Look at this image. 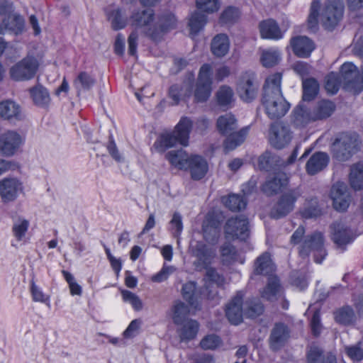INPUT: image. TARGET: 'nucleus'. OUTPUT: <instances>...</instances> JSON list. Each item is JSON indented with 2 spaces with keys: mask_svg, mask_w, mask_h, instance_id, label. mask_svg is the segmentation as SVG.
Here are the masks:
<instances>
[{
  "mask_svg": "<svg viewBox=\"0 0 363 363\" xmlns=\"http://www.w3.org/2000/svg\"><path fill=\"white\" fill-rule=\"evenodd\" d=\"M197 261L196 266L198 269H207L205 281V286L202 291H198L196 284L193 281L186 283L182 288L183 296L194 306L199 299L203 298H213L216 294V289L224 283V279L219 275L214 269L208 266L211 263L215 257V250L205 245H199L196 250Z\"/></svg>",
  "mask_w": 363,
  "mask_h": 363,
  "instance_id": "nucleus-1",
  "label": "nucleus"
},
{
  "mask_svg": "<svg viewBox=\"0 0 363 363\" xmlns=\"http://www.w3.org/2000/svg\"><path fill=\"white\" fill-rule=\"evenodd\" d=\"M177 20L172 14H169L155 21L151 9L142 13H134L131 16V25L135 30H140L153 40H160L168 30L174 28Z\"/></svg>",
  "mask_w": 363,
  "mask_h": 363,
  "instance_id": "nucleus-2",
  "label": "nucleus"
},
{
  "mask_svg": "<svg viewBox=\"0 0 363 363\" xmlns=\"http://www.w3.org/2000/svg\"><path fill=\"white\" fill-rule=\"evenodd\" d=\"M320 1L313 0L311 3L308 18V26L311 29H315L320 21L326 29L333 28L343 15V3L342 0H328L319 13Z\"/></svg>",
  "mask_w": 363,
  "mask_h": 363,
  "instance_id": "nucleus-3",
  "label": "nucleus"
},
{
  "mask_svg": "<svg viewBox=\"0 0 363 363\" xmlns=\"http://www.w3.org/2000/svg\"><path fill=\"white\" fill-rule=\"evenodd\" d=\"M193 122L190 118L182 117L173 132L162 134L155 141L154 148L157 152H164L166 149L172 147L177 143L187 146Z\"/></svg>",
  "mask_w": 363,
  "mask_h": 363,
  "instance_id": "nucleus-4",
  "label": "nucleus"
},
{
  "mask_svg": "<svg viewBox=\"0 0 363 363\" xmlns=\"http://www.w3.org/2000/svg\"><path fill=\"white\" fill-rule=\"evenodd\" d=\"M216 125L221 134L228 136L224 143V148L227 151L233 150L240 145L247 134V128L235 132L238 128L237 121L231 113L220 116L217 120Z\"/></svg>",
  "mask_w": 363,
  "mask_h": 363,
  "instance_id": "nucleus-5",
  "label": "nucleus"
},
{
  "mask_svg": "<svg viewBox=\"0 0 363 363\" xmlns=\"http://www.w3.org/2000/svg\"><path fill=\"white\" fill-rule=\"evenodd\" d=\"M40 67L38 60L33 55H27L10 69V76L15 81L23 82L33 79Z\"/></svg>",
  "mask_w": 363,
  "mask_h": 363,
  "instance_id": "nucleus-6",
  "label": "nucleus"
},
{
  "mask_svg": "<svg viewBox=\"0 0 363 363\" xmlns=\"http://www.w3.org/2000/svg\"><path fill=\"white\" fill-rule=\"evenodd\" d=\"M262 103L266 114L272 119L284 116L290 108L282 93L279 92L263 95Z\"/></svg>",
  "mask_w": 363,
  "mask_h": 363,
  "instance_id": "nucleus-7",
  "label": "nucleus"
},
{
  "mask_svg": "<svg viewBox=\"0 0 363 363\" xmlns=\"http://www.w3.org/2000/svg\"><path fill=\"white\" fill-rule=\"evenodd\" d=\"M357 146V135L354 133H342L332 145L333 156L339 161L347 160Z\"/></svg>",
  "mask_w": 363,
  "mask_h": 363,
  "instance_id": "nucleus-8",
  "label": "nucleus"
},
{
  "mask_svg": "<svg viewBox=\"0 0 363 363\" xmlns=\"http://www.w3.org/2000/svg\"><path fill=\"white\" fill-rule=\"evenodd\" d=\"M213 66L210 64H204L200 68L199 76L194 90V98L198 102L206 101L212 91Z\"/></svg>",
  "mask_w": 363,
  "mask_h": 363,
  "instance_id": "nucleus-9",
  "label": "nucleus"
},
{
  "mask_svg": "<svg viewBox=\"0 0 363 363\" xmlns=\"http://www.w3.org/2000/svg\"><path fill=\"white\" fill-rule=\"evenodd\" d=\"M311 252L314 253L315 262L320 264L326 255L323 247V238L321 233H315L306 238L302 242L300 249L301 256H308Z\"/></svg>",
  "mask_w": 363,
  "mask_h": 363,
  "instance_id": "nucleus-10",
  "label": "nucleus"
},
{
  "mask_svg": "<svg viewBox=\"0 0 363 363\" xmlns=\"http://www.w3.org/2000/svg\"><path fill=\"white\" fill-rule=\"evenodd\" d=\"M342 78L347 82V88L357 94L363 90V66L359 72L352 62L344 63L340 69Z\"/></svg>",
  "mask_w": 363,
  "mask_h": 363,
  "instance_id": "nucleus-11",
  "label": "nucleus"
},
{
  "mask_svg": "<svg viewBox=\"0 0 363 363\" xmlns=\"http://www.w3.org/2000/svg\"><path fill=\"white\" fill-rule=\"evenodd\" d=\"M22 181L14 177H7L0 180V197L4 202L15 201L23 192Z\"/></svg>",
  "mask_w": 363,
  "mask_h": 363,
  "instance_id": "nucleus-12",
  "label": "nucleus"
},
{
  "mask_svg": "<svg viewBox=\"0 0 363 363\" xmlns=\"http://www.w3.org/2000/svg\"><path fill=\"white\" fill-rule=\"evenodd\" d=\"M24 138L18 132L7 130L0 135V153L13 156L23 144Z\"/></svg>",
  "mask_w": 363,
  "mask_h": 363,
  "instance_id": "nucleus-13",
  "label": "nucleus"
},
{
  "mask_svg": "<svg viewBox=\"0 0 363 363\" xmlns=\"http://www.w3.org/2000/svg\"><path fill=\"white\" fill-rule=\"evenodd\" d=\"M225 233L228 239H246L249 235L247 218L242 216L229 219L225 227Z\"/></svg>",
  "mask_w": 363,
  "mask_h": 363,
  "instance_id": "nucleus-14",
  "label": "nucleus"
},
{
  "mask_svg": "<svg viewBox=\"0 0 363 363\" xmlns=\"http://www.w3.org/2000/svg\"><path fill=\"white\" fill-rule=\"evenodd\" d=\"M330 198L334 208L337 211H346L351 201L347 186L344 182H337L332 186Z\"/></svg>",
  "mask_w": 363,
  "mask_h": 363,
  "instance_id": "nucleus-15",
  "label": "nucleus"
},
{
  "mask_svg": "<svg viewBox=\"0 0 363 363\" xmlns=\"http://www.w3.org/2000/svg\"><path fill=\"white\" fill-rule=\"evenodd\" d=\"M174 323L178 326L177 333L181 342H188L196 338L200 328L196 319H173Z\"/></svg>",
  "mask_w": 363,
  "mask_h": 363,
  "instance_id": "nucleus-16",
  "label": "nucleus"
},
{
  "mask_svg": "<svg viewBox=\"0 0 363 363\" xmlns=\"http://www.w3.org/2000/svg\"><path fill=\"white\" fill-rule=\"evenodd\" d=\"M291 133L289 128L282 123H276L272 125L269 133V140L276 148H282L289 143Z\"/></svg>",
  "mask_w": 363,
  "mask_h": 363,
  "instance_id": "nucleus-17",
  "label": "nucleus"
},
{
  "mask_svg": "<svg viewBox=\"0 0 363 363\" xmlns=\"http://www.w3.org/2000/svg\"><path fill=\"white\" fill-rule=\"evenodd\" d=\"M290 337V330L287 325L281 323H277L272 330L269 344L270 349L277 352L281 350Z\"/></svg>",
  "mask_w": 363,
  "mask_h": 363,
  "instance_id": "nucleus-18",
  "label": "nucleus"
},
{
  "mask_svg": "<svg viewBox=\"0 0 363 363\" xmlns=\"http://www.w3.org/2000/svg\"><path fill=\"white\" fill-rule=\"evenodd\" d=\"M298 196V193L294 190L284 194L272 210V216L274 218H279L289 213L293 210Z\"/></svg>",
  "mask_w": 363,
  "mask_h": 363,
  "instance_id": "nucleus-19",
  "label": "nucleus"
},
{
  "mask_svg": "<svg viewBox=\"0 0 363 363\" xmlns=\"http://www.w3.org/2000/svg\"><path fill=\"white\" fill-rule=\"evenodd\" d=\"M254 74L246 73L242 76L238 83L237 92L244 101H251L257 94V87L254 84Z\"/></svg>",
  "mask_w": 363,
  "mask_h": 363,
  "instance_id": "nucleus-20",
  "label": "nucleus"
},
{
  "mask_svg": "<svg viewBox=\"0 0 363 363\" xmlns=\"http://www.w3.org/2000/svg\"><path fill=\"white\" fill-rule=\"evenodd\" d=\"M259 30L262 39L272 40L282 39L286 32V30H281L277 22L272 18L262 21L259 23Z\"/></svg>",
  "mask_w": 363,
  "mask_h": 363,
  "instance_id": "nucleus-21",
  "label": "nucleus"
},
{
  "mask_svg": "<svg viewBox=\"0 0 363 363\" xmlns=\"http://www.w3.org/2000/svg\"><path fill=\"white\" fill-rule=\"evenodd\" d=\"M290 46L298 57H308L315 49L313 42L306 36H296L290 40Z\"/></svg>",
  "mask_w": 363,
  "mask_h": 363,
  "instance_id": "nucleus-22",
  "label": "nucleus"
},
{
  "mask_svg": "<svg viewBox=\"0 0 363 363\" xmlns=\"http://www.w3.org/2000/svg\"><path fill=\"white\" fill-rule=\"evenodd\" d=\"M187 169L189 170L194 180H200L206 175L208 171V164L202 156L191 155L189 160Z\"/></svg>",
  "mask_w": 363,
  "mask_h": 363,
  "instance_id": "nucleus-23",
  "label": "nucleus"
},
{
  "mask_svg": "<svg viewBox=\"0 0 363 363\" xmlns=\"http://www.w3.org/2000/svg\"><path fill=\"white\" fill-rule=\"evenodd\" d=\"M33 103L38 107L48 108L51 104L48 89L42 84H36L28 90Z\"/></svg>",
  "mask_w": 363,
  "mask_h": 363,
  "instance_id": "nucleus-24",
  "label": "nucleus"
},
{
  "mask_svg": "<svg viewBox=\"0 0 363 363\" xmlns=\"http://www.w3.org/2000/svg\"><path fill=\"white\" fill-rule=\"evenodd\" d=\"M0 116L6 120L21 121L24 118L19 104L11 100L0 103Z\"/></svg>",
  "mask_w": 363,
  "mask_h": 363,
  "instance_id": "nucleus-25",
  "label": "nucleus"
},
{
  "mask_svg": "<svg viewBox=\"0 0 363 363\" xmlns=\"http://www.w3.org/2000/svg\"><path fill=\"white\" fill-rule=\"evenodd\" d=\"M307 363H337V358L332 352H326L318 347H311L306 353Z\"/></svg>",
  "mask_w": 363,
  "mask_h": 363,
  "instance_id": "nucleus-26",
  "label": "nucleus"
},
{
  "mask_svg": "<svg viewBox=\"0 0 363 363\" xmlns=\"http://www.w3.org/2000/svg\"><path fill=\"white\" fill-rule=\"evenodd\" d=\"M24 28V20L23 17L13 13L8 16L5 21L0 23V34L4 33L6 30L11 31L16 35L21 33Z\"/></svg>",
  "mask_w": 363,
  "mask_h": 363,
  "instance_id": "nucleus-27",
  "label": "nucleus"
},
{
  "mask_svg": "<svg viewBox=\"0 0 363 363\" xmlns=\"http://www.w3.org/2000/svg\"><path fill=\"white\" fill-rule=\"evenodd\" d=\"M329 162V157L326 153L316 152L313 154L306 165V169L308 174L314 175L326 167Z\"/></svg>",
  "mask_w": 363,
  "mask_h": 363,
  "instance_id": "nucleus-28",
  "label": "nucleus"
},
{
  "mask_svg": "<svg viewBox=\"0 0 363 363\" xmlns=\"http://www.w3.org/2000/svg\"><path fill=\"white\" fill-rule=\"evenodd\" d=\"M230 42L228 36L225 34L216 35L211 41V50L216 57H223L229 52Z\"/></svg>",
  "mask_w": 363,
  "mask_h": 363,
  "instance_id": "nucleus-29",
  "label": "nucleus"
},
{
  "mask_svg": "<svg viewBox=\"0 0 363 363\" xmlns=\"http://www.w3.org/2000/svg\"><path fill=\"white\" fill-rule=\"evenodd\" d=\"M219 223L211 214H208L203 223V238L209 244H215L218 238Z\"/></svg>",
  "mask_w": 363,
  "mask_h": 363,
  "instance_id": "nucleus-30",
  "label": "nucleus"
},
{
  "mask_svg": "<svg viewBox=\"0 0 363 363\" xmlns=\"http://www.w3.org/2000/svg\"><path fill=\"white\" fill-rule=\"evenodd\" d=\"M165 158L168 160L169 164L174 167L179 169H187V164L189 160H190V155L182 149L177 150L169 151L165 155Z\"/></svg>",
  "mask_w": 363,
  "mask_h": 363,
  "instance_id": "nucleus-31",
  "label": "nucleus"
},
{
  "mask_svg": "<svg viewBox=\"0 0 363 363\" xmlns=\"http://www.w3.org/2000/svg\"><path fill=\"white\" fill-rule=\"evenodd\" d=\"M282 295V288L277 277H269L267 286L261 291L262 298L268 301L277 300Z\"/></svg>",
  "mask_w": 363,
  "mask_h": 363,
  "instance_id": "nucleus-32",
  "label": "nucleus"
},
{
  "mask_svg": "<svg viewBox=\"0 0 363 363\" xmlns=\"http://www.w3.org/2000/svg\"><path fill=\"white\" fill-rule=\"evenodd\" d=\"M194 77L189 79L188 82H185L182 85H173L169 89V96L174 100L175 104H178L180 101L189 98L192 93L191 82Z\"/></svg>",
  "mask_w": 363,
  "mask_h": 363,
  "instance_id": "nucleus-33",
  "label": "nucleus"
},
{
  "mask_svg": "<svg viewBox=\"0 0 363 363\" xmlns=\"http://www.w3.org/2000/svg\"><path fill=\"white\" fill-rule=\"evenodd\" d=\"M281 60V52L277 48L262 50L260 54V62L264 67H272Z\"/></svg>",
  "mask_w": 363,
  "mask_h": 363,
  "instance_id": "nucleus-34",
  "label": "nucleus"
},
{
  "mask_svg": "<svg viewBox=\"0 0 363 363\" xmlns=\"http://www.w3.org/2000/svg\"><path fill=\"white\" fill-rule=\"evenodd\" d=\"M288 184V177L286 174L279 172L272 179L268 180L262 186L263 191L271 195L278 192L282 187Z\"/></svg>",
  "mask_w": 363,
  "mask_h": 363,
  "instance_id": "nucleus-35",
  "label": "nucleus"
},
{
  "mask_svg": "<svg viewBox=\"0 0 363 363\" xmlns=\"http://www.w3.org/2000/svg\"><path fill=\"white\" fill-rule=\"evenodd\" d=\"M332 230V238L339 246L347 244L353 239L350 230L341 223L334 224Z\"/></svg>",
  "mask_w": 363,
  "mask_h": 363,
  "instance_id": "nucleus-36",
  "label": "nucleus"
},
{
  "mask_svg": "<svg viewBox=\"0 0 363 363\" xmlns=\"http://www.w3.org/2000/svg\"><path fill=\"white\" fill-rule=\"evenodd\" d=\"M30 221L23 217H18L13 221L12 231L16 241L25 243Z\"/></svg>",
  "mask_w": 363,
  "mask_h": 363,
  "instance_id": "nucleus-37",
  "label": "nucleus"
},
{
  "mask_svg": "<svg viewBox=\"0 0 363 363\" xmlns=\"http://www.w3.org/2000/svg\"><path fill=\"white\" fill-rule=\"evenodd\" d=\"M95 84V79L87 72H80L73 81V85L79 95L82 91L90 90Z\"/></svg>",
  "mask_w": 363,
  "mask_h": 363,
  "instance_id": "nucleus-38",
  "label": "nucleus"
},
{
  "mask_svg": "<svg viewBox=\"0 0 363 363\" xmlns=\"http://www.w3.org/2000/svg\"><path fill=\"white\" fill-rule=\"evenodd\" d=\"M274 265L271 259L269 254L264 253L257 259L255 272L257 274L272 275L274 271Z\"/></svg>",
  "mask_w": 363,
  "mask_h": 363,
  "instance_id": "nucleus-39",
  "label": "nucleus"
},
{
  "mask_svg": "<svg viewBox=\"0 0 363 363\" xmlns=\"http://www.w3.org/2000/svg\"><path fill=\"white\" fill-rule=\"evenodd\" d=\"M282 74L280 72H276L269 75L264 86V94H274L276 92L282 93L281 89Z\"/></svg>",
  "mask_w": 363,
  "mask_h": 363,
  "instance_id": "nucleus-40",
  "label": "nucleus"
},
{
  "mask_svg": "<svg viewBox=\"0 0 363 363\" xmlns=\"http://www.w3.org/2000/svg\"><path fill=\"white\" fill-rule=\"evenodd\" d=\"M335 110L333 102L327 100L319 101L313 110V120H321L329 117Z\"/></svg>",
  "mask_w": 363,
  "mask_h": 363,
  "instance_id": "nucleus-41",
  "label": "nucleus"
},
{
  "mask_svg": "<svg viewBox=\"0 0 363 363\" xmlns=\"http://www.w3.org/2000/svg\"><path fill=\"white\" fill-rule=\"evenodd\" d=\"M207 23V18L206 15L201 13L199 11H194L189 17V28L190 34L194 36L199 33L206 26Z\"/></svg>",
  "mask_w": 363,
  "mask_h": 363,
  "instance_id": "nucleus-42",
  "label": "nucleus"
},
{
  "mask_svg": "<svg viewBox=\"0 0 363 363\" xmlns=\"http://www.w3.org/2000/svg\"><path fill=\"white\" fill-rule=\"evenodd\" d=\"M351 186L354 190H360L363 188V164L357 163L352 166L350 177Z\"/></svg>",
  "mask_w": 363,
  "mask_h": 363,
  "instance_id": "nucleus-43",
  "label": "nucleus"
},
{
  "mask_svg": "<svg viewBox=\"0 0 363 363\" xmlns=\"http://www.w3.org/2000/svg\"><path fill=\"white\" fill-rule=\"evenodd\" d=\"M315 121L313 117V111H311L302 106H297L294 111V123L296 126H304Z\"/></svg>",
  "mask_w": 363,
  "mask_h": 363,
  "instance_id": "nucleus-44",
  "label": "nucleus"
},
{
  "mask_svg": "<svg viewBox=\"0 0 363 363\" xmlns=\"http://www.w3.org/2000/svg\"><path fill=\"white\" fill-rule=\"evenodd\" d=\"M319 90L318 82L313 79H306L303 80V99L304 101L312 100L317 94Z\"/></svg>",
  "mask_w": 363,
  "mask_h": 363,
  "instance_id": "nucleus-45",
  "label": "nucleus"
},
{
  "mask_svg": "<svg viewBox=\"0 0 363 363\" xmlns=\"http://www.w3.org/2000/svg\"><path fill=\"white\" fill-rule=\"evenodd\" d=\"M30 292L33 301L44 303L48 306H50V295L45 294L43 289L38 286L33 281L30 284Z\"/></svg>",
  "mask_w": 363,
  "mask_h": 363,
  "instance_id": "nucleus-46",
  "label": "nucleus"
},
{
  "mask_svg": "<svg viewBox=\"0 0 363 363\" xmlns=\"http://www.w3.org/2000/svg\"><path fill=\"white\" fill-rule=\"evenodd\" d=\"M108 18L114 30H120L127 25V18L123 12L117 9L108 13Z\"/></svg>",
  "mask_w": 363,
  "mask_h": 363,
  "instance_id": "nucleus-47",
  "label": "nucleus"
},
{
  "mask_svg": "<svg viewBox=\"0 0 363 363\" xmlns=\"http://www.w3.org/2000/svg\"><path fill=\"white\" fill-rule=\"evenodd\" d=\"M222 201L231 211L241 210L246 206L245 200L242 196L236 194L223 197Z\"/></svg>",
  "mask_w": 363,
  "mask_h": 363,
  "instance_id": "nucleus-48",
  "label": "nucleus"
},
{
  "mask_svg": "<svg viewBox=\"0 0 363 363\" xmlns=\"http://www.w3.org/2000/svg\"><path fill=\"white\" fill-rule=\"evenodd\" d=\"M223 343L221 338L215 334L206 335L200 341L199 345L204 350H215Z\"/></svg>",
  "mask_w": 363,
  "mask_h": 363,
  "instance_id": "nucleus-49",
  "label": "nucleus"
},
{
  "mask_svg": "<svg viewBox=\"0 0 363 363\" xmlns=\"http://www.w3.org/2000/svg\"><path fill=\"white\" fill-rule=\"evenodd\" d=\"M233 91L228 86H222L216 93L218 104L221 106H228L233 101Z\"/></svg>",
  "mask_w": 363,
  "mask_h": 363,
  "instance_id": "nucleus-50",
  "label": "nucleus"
},
{
  "mask_svg": "<svg viewBox=\"0 0 363 363\" xmlns=\"http://www.w3.org/2000/svg\"><path fill=\"white\" fill-rule=\"evenodd\" d=\"M196 5L199 10L213 13L218 11L220 3L219 0H196Z\"/></svg>",
  "mask_w": 363,
  "mask_h": 363,
  "instance_id": "nucleus-51",
  "label": "nucleus"
},
{
  "mask_svg": "<svg viewBox=\"0 0 363 363\" xmlns=\"http://www.w3.org/2000/svg\"><path fill=\"white\" fill-rule=\"evenodd\" d=\"M242 300L235 297L226 306L225 313L227 318H240L242 315Z\"/></svg>",
  "mask_w": 363,
  "mask_h": 363,
  "instance_id": "nucleus-52",
  "label": "nucleus"
},
{
  "mask_svg": "<svg viewBox=\"0 0 363 363\" xmlns=\"http://www.w3.org/2000/svg\"><path fill=\"white\" fill-rule=\"evenodd\" d=\"M361 345L362 342H358L356 345L345 347L346 354L353 362H361L363 359V348H362Z\"/></svg>",
  "mask_w": 363,
  "mask_h": 363,
  "instance_id": "nucleus-53",
  "label": "nucleus"
},
{
  "mask_svg": "<svg viewBox=\"0 0 363 363\" xmlns=\"http://www.w3.org/2000/svg\"><path fill=\"white\" fill-rule=\"evenodd\" d=\"M340 84V79L337 74L332 72L326 77L325 87L328 93L331 94L337 93Z\"/></svg>",
  "mask_w": 363,
  "mask_h": 363,
  "instance_id": "nucleus-54",
  "label": "nucleus"
},
{
  "mask_svg": "<svg viewBox=\"0 0 363 363\" xmlns=\"http://www.w3.org/2000/svg\"><path fill=\"white\" fill-rule=\"evenodd\" d=\"M121 293L123 301L131 304L135 310H140L142 308V301L136 294L125 289H122Z\"/></svg>",
  "mask_w": 363,
  "mask_h": 363,
  "instance_id": "nucleus-55",
  "label": "nucleus"
},
{
  "mask_svg": "<svg viewBox=\"0 0 363 363\" xmlns=\"http://www.w3.org/2000/svg\"><path fill=\"white\" fill-rule=\"evenodd\" d=\"M169 229L175 237H179L183 230L182 217L180 213L176 212L173 214L169 222Z\"/></svg>",
  "mask_w": 363,
  "mask_h": 363,
  "instance_id": "nucleus-56",
  "label": "nucleus"
},
{
  "mask_svg": "<svg viewBox=\"0 0 363 363\" xmlns=\"http://www.w3.org/2000/svg\"><path fill=\"white\" fill-rule=\"evenodd\" d=\"M14 12L13 2L10 0H0V23L5 21L8 16Z\"/></svg>",
  "mask_w": 363,
  "mask_h": 363,
  "instance_id": "nucleus-57",
  "label": "nucleus"
},
{
  "mask_svg": "<svg viewBox=\"0 0 363 363\" xmlns=\"http://www.w3.org/2000/svg\"><path fill=\"white\" fill-rule=\"evenodd\" d=\"M240 16V11L234 7L226 9L221 14L220 21L222 23H228L233 22Z\"/></svg>",
  "mask_w": 363,
  "mask_h": 363,
  "instance_id": "nucleus-58",
  "label": "nucleus"
},
{
  "mask_svg": "<svg viewBox=\"0 0 363 363\" xmlns=\"http://www.w3.org/2000/svg\"><path fill=\"white\" fill-rule=\"evenodd\" d=\"M140 324L139 319H133L123 333V337L125 339L135 337L139 332Z\"/></svg>",
  "mask_w": 363,
  "mask_h": 363,
  "instance_id": "nucleus-59",
  "label": "nucleus"
},
{
  "mask_svg": "<svg viewBox=\"0 0 363 363\" xmlns=\"http://www.w3.org/2000/svg\"><path fill=\"white\" fill-rule=\"evenodd\" d=\"M105 252L113 270L115 272L116 275L118 276L122 269L121 259L120 258L114 257L111 254L110 249L106 247H105Z\"/></svg>",
  "mask_w": 363,
  "mask_h": 363,
  "instance_id": "nucleus-60",
  "label": "nucleus"
},
{
  "mask_svg": "<svg viewBox=\"0 0 363 363\" xmlns=\"http://www.w3.org/2000/svg\"><path fill=\"white\" fill-rule=\"evenodd\" d=\"M221 256L224 262H231L236 260L237 253L231 245H225L221 247Z\"/></svg>",
  "mask_w": 363,
  "mask_h": 363,
  "instance_id": "nucleus-61",
  "label": "nucleus"
},
{
  "mask_svg": "<svg viewBox=\"0 0 363 363\" xmlns=\"http://www.w3.org/2000/svg\"><path fill=\"white\" fill-rule=\"evenodd\" d=\"M174 271L172 266H164L162 270L152 277L154 282H162L166 280L169 276Z\"/></svg>",
  "mask_w": 363,
  "mask_h": 363,
  "instance_id": "nucleus-62",
  "label": "nucleus"
},
{
  "mask_svg": "<svg viewBox=\"0 0 363 363\" xmlns=\"http://www.w3.org/2000/svg\"><path fill=\"white\" fill-rule=\"evenodd\" d=\"M19 168V164L14 162L0 158V176L8 171H14Z\"/></svg>",
  "mask_w": 363,
  "mask_h": 363,
  "instance_id": "nucleus-63",
  "label": "nucleus"
},
{
  "mask_svg": "<svg viewBox=\"0 0 363 363\" xmlns=\"http://www.w3.org/2000/svg\"><path fill=\"white\" fill-rule=\"evenodd\" d=\"M293 69L296 74L303 77L310 73L311 66L303 62H297L293 65Z\"/></svg>",
  "mask_w": 363,
  "mask_h": 363,
  "instance_id": "nucleus-64",
  "label": "nucleus"
}]
</instances>
